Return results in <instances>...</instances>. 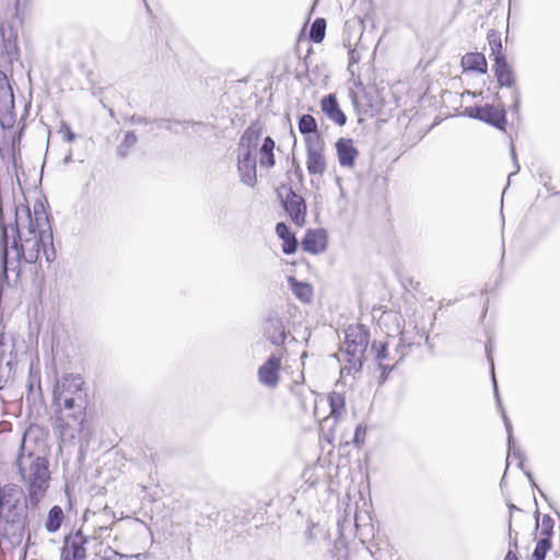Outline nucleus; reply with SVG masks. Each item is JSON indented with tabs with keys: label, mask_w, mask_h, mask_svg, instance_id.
<instances>
[{
	"label": "nucleus",
	"mask_w": 560,
	"mask_h": 560,
	"mask_svg": "<svg viewBox=\"0 0 560 560\" xmlns=\"http://www.w3.org/2000/svg\"><path fill=\"white\" fill-rule=\"evenodd\" d=\"M65 497L67 499L66 509H70V481L65 477V487H63Z\"/></svg>",
	"instance_id": "79ce46f5"
},
{
	"label": "nucleus",
	"mask_w": 560,
	"mask_h": 560,
	"mask_svg": "<svg viewBox=\"0 0 560 560\" xmlns=\"http://www.w3.org/2000/svg\"><path fill=\"white\" fill-rule=\"evenodd\" d=\"M509 537H510V539H512V530H511V527H509Z\"/></svg>",
	"instance_id": "4d7b16f0"
},
{
	"label": "nucleus",
	"mask_w": 560,
	"mask_h": 560,
	"mask_svg": "<svg viewBox=\"0 0 560 560\" xmlns=\"http://www.w3.org/2000/svg\"><path fill=\"white\" fill-rule=\"evenodd\" d=\"M264 336L275 346H283L289 332L285 329L282 318L277 315H269L264 322Z\"/></svg>",
	"instance_id": "9d476101"
},
{
	"label": "nucleus",
	"mask_w": 560,
	"mask_h": 560,
	"mask_svg": "<svg viewBox=\"0 0 560 560\" xmlns=\"http://www.w3.org/2000/svg\"><path fill=\"white\" fill-rule=\"evenodd\" d=\"M130 121L135 125H149V124H154L153 120L147 118V117H143V116H139V115H132L130 117Z\"/></svg>",
	"instance_id": "ea45409f"
},
{
	"label": "nucleus",
	"mask_w": 560,
	"mask_h": 560,
	"mask_svg": "<svg viewBox=\"0 0 560 560\" xmlns=\"http://www.w3.org/2000/svg\"><path fill=\"white\" fill-rule=\"evenodd\" d=\"M296 174H299L300 176H302V171H301V168H300L299 164H296Z\"/></svg>",
	"instance_id": "864d4df0"
},
{
	"label": "nucleus",
	"mask_w": 560,
	"mask_h": 560,
	"mask_svg": "<svg viewBox=\"0 0 560 560\" xmlns=\"http://www.w3.org/2000/svg\"><path fill=\"white\" fill-rule=\"evenodd\" d=\"M511 156H512L513 163H514V165H515V171L509 175V178H510L512 175L516 174V173L520 171V168H521V167H520V164H518V162H517V158H516V152H515V148H514V145H512V147H511Z\"/></svg>",
	"instance_id": "37998d69"
},
{
	"label": "nucleus",
	"mask_w": 560,
	"mask_h": 560,
	"mask_svg": "<svg viewBox=\"0 0 560 560\" xmlns=\"http://www.w3.org/2000/svg\"><path fill=\"white\" fill-rule=\"evenodd\" d=\"M409 347H410V345H406L404 342L402 337H400L398 342H397V345H396V349H395V353L398 354V358L396 359V362H399V361H401L405 358V355L407 354L406 349L409 348Z\"/></svg>",
	"instance_id": "e433bc0d"
},
{
	"label": "nucleus",
	"mask_w": 560,
	"mask_h": 560,
	"mask_svg": "<svg viewBox=\"0 0 560 560\" xmlns=\"http://www.w3.org/2000/svg\"><path fill=\"white\" fill-rule=\"evenodd\" d=\"M372 350L375 352V358L376 360L378 361H383V360H386V359H392L394 360L395 359V355L392 357L389 351H388V342H383V341H374L372 343Z\"/></svg>",
	"instance_id": "2f4dec72"
},
{
	"label": "nucleus",
	"mask_w": 560,
	"mask_h": 560,
	"mask_svg": "<svg viewBox=\"0 0 560 560\" xmlns=\"http://www.w3.org/2000/svg\"><path fill=\"white\" fill-rule=\"evenodd\" d=\"M491 352H492V347H491V342L489 341L486 345V353H487V359H488L489 364H490V373H491V380H492V385H493L494 397H495V400H497L498 408L500 409V411L502 413V419H503L504 427H505V430H506V433H508V445L511 446V444L514 441L513 429H512V424H511L508 416L505 415V412L503 410V406H502L501 398H500V395H499L498 383H497L495 373H494V362H493Z\"/></svg>",
	"instance_id": "2eb2a0df"
},
{
	"label": "nucleus",
	"mask_w": 560,
	"mask_h": 560,
	"mask_svg": "<svg viewBox=\"0 0 560 560\" xmlns=\"http://www.w3.org/2000/svg\"><path fill=\"white\" fill-rule=\"evenodd\" d=\"M138 142V137L135 131H127L125 133L124 140L117 147V155L121 159H125L129 154V150L136 145Z\"/></svg>",
	"instance_id": "bb28decb"
},
{
	"label": "nucleus",
	"mask_w": 560,
	"mask_h": 560,
	"mask_svg": "<svg viewBox=\"0 0 560 560\" xmlns=\"http://www.w3.org/2000/svg\"><path fill=\"white\" fill-rule=\"evenodd\" d=\"M330 415L337 418L345 408V398L340 394H334L329 397Z\"/></svg>",
	"instance_id": "473e14b6"
},
{
	"label": "nucleus",
	"mask_w": 560,
	"mask_h": 560,
	"mask_svg": "<svg viewBox=\"0 0 560 560\" xmlns=\"http://www.w3.org/2000/svg\"><path fill=\"white\" fill-rule=\"evenodd\" d=\"M275 140L270 136L264 138L262 144L260 145L258 151L259 164L261 168L270 170L275 166Z\"/></svg>",
	"instance_id": "6ab92c4d"
},
{
	"label": "nucleus",
	"mask_w": 560,
	"mask_h": 560,
	"mask_svg": "<svg viewBox=\"0 0 560 560\" xmlns=\"http://www.w3.org/2000/svg\"><path fill=\"white\" fill-rule=\"evenodd\" d=\"M539 523H538V516H536V523H535V526H538Z\"/></svg>",
	"instance_id": "bf43d9fd"
},
{
	"label": "nucleus",
	"mask_w": 560,
	"mask_h": 560,
	"mask_svg": "<svg viewBox=\"0 0 560 560\" xmlns=\"http://www.w3.org/2000/svg\"><path fill=\"white\" fill-rule=\"evenodd\" d=\"M551 530L552 527H545L541 533L544 537L536 542V547L530 556V560H545L547 552L551 549Z\"/></svg>",
	"instance_id": "b1692460"
},
{
	"label": "nucleus",
	"mask_w": 560,
	"mask_h": 560,
	"mask_svg": "<svg viewBox=\"0 0 560 560\" xmlns=\"http://www.w3.org/2000/svg\"><path fill=\"white\" fill-rule=\"evenodd\" d=\"M369 343L370 331L364 325H350L345 330L341 348L345 365L341 368V374L359 373L362 370Z\"/></svg>",
	"instance_id": "7ed1b4c3"
},
{
	"label": "nucleus",
	"mask_w": 560,
	"mask_h": 560,
	"mask_svg": "<svg viewBox=\"0 0 560 560\" xmlns=\"http://www.w3.org/2000/svg\"><path fill=\"white\" fill-rule=\"evenodd\" d=\"M304 252L310 254H319L327 247V234L323 229L307 230L301 242Z\"/></svg>",
	"instance_id": "dca6fc26"
},
{
	"label": "nucleus",
	"mask_w": 560,
	"mask_h": 560,
	"mask_svg": "<svg viewBox=\"0 0 560 560\" xmlns=\"http://www.w3.org/2000/svg\"><path fill=\"white\" fill-rule=\"evenodd\" d=\"M462 67L464 70L486 73L488 69L487 60L481 52H467L462 58Z\"/></svg>",
	"instance_id": "aec40b11"
},
{
	"label": "nucleus",
	"mask_w": 560,
	"mask_h": 560,
	"mask_svg": "<svg viewBox=\"0 0 560 560\" xmlns=\"http://www.w3.org/2000/svg\"><path fill=\"white\" fill-rule=\"evenodd\" d=\"M84 555V549L77 544L72 542V559L82 558Z\"/></svg>",
	"instance_id": "a19ab883"
},
{
	"label": "nucleus",
	"mask_w": 560,
	"mask_h": 560,
	"mask_svg": "<svg viewBox=\"0 0 560 560\" xmlns=\"http://www.w3.org/2000/svg\"><path fill=\"white\" fill-rule=\"evenodd\" d=\"M0 36L2 39L0 63L12 65L19 58L18 34L12 26L1 24Z\"/></svg>",
	"instance_id": "6e6552de"
},
{
	"label": "nucleus",
	"mask_w": 560,
	"mask_h": 560,
	"mask_svg": "<svg viewBox=\"0 0 560 560\" xmlns=\"http://www.w3.org/2000/svg\"><path fill=\"white\" fill-rule=\"evenodd\" d=\"M464 114L469 118L480 120L498 130L505 131L508 118L504 105L498 107L492 104L469 106L465 107Z\"/></svg>",
	"instance_id": "423d86ee"
},
{
	"label": "nucleus",
	"mask_w": 560,
	"mask_h": 560,
	"mask_svg": "<svg viewBox=\"0 0 560 560\" xmlns=\"http://www.w3.org/2000/svg\"><path fill=\"white\" fill-rule=\"evenodd\" d=\"M59 527L57 526H54V527H47V529L50 532V533H55Z\"/></svg>",
	"instance_id": "603ef678"
},
{
	"label": "nucleus",
	"mask_w": 560,
	"mask_h": 560,
	"mask_svg": "<svg viewBox=\"0 0 560 560\" xmlns=\"http://www.w3.org/2000/svg\"><path fill=\"white\" fill-rule=\"evenodd\" d=\"M35 385L37 386V389L40 390V377H39V375L38 374H34L31 371L30 374H28V380H27V384H26L28 393H32L34 390Z\"/></svg>",
	"instance_id": "f704fd0d"
},
{
	"label": "nucleus",
	"mask_w": 560,
	"mask_h": 560,
	"mask_svg": "<svg viewBox=\"0 0 560 560\" xmlns=\"http://www.w3.org/2000/svg\"><path fill=\"white\" fill-rule=\"evenodd\" d=\"M188 125H191V127L194 129V132L199 135V136H203V133L206 131H210V130L213 129L212 125L206 124V122H201V121H190L189 120Z\"/></svg>",
	"instance_id": "72a5a7b5"
},
{
	"label": "nucleus",
	"mask_w": 560,
	"mask_h": 560,
	"mask_svg": "<svg viewBox=\"0 0 560 560\" xmlns=\"http://www.w3.org/2000/svg\"><path fill=\"white\" fill-rule=\"evenodd\" d=\"M3 152H4V149H3V148H0V154H1V156H2V158H4Z\"/></svg>",
	"instance_id": "6e6d98bb"
},
{
	"label": "nucleus",
	"mask_w": 560,
	"mask_h": 560,
	"mask_svg": "<svg viewBox=\"0 0 560 560\" xmlns=\"http://www.w3.org/2000/svg\"><path fill=\"white\" fill-rule=\"evenodd\" d=\"M70 143V125L61 121V126L56 131H49L47 139L46 159L57 158L60 153L59 145Z\"/></svg>",
	"instance_id": "9b49d317"
},
{
	"label": "nucleus",
	"mask_w": 560,
	"mask_h": 560,
	"mask_svg": "<svg viewBox=\"0 0 560 560\" xmlns=\"http://www.w3.org/2000/svg\"><path fill=\"white\" fill-rule=\"evenodd\" d=\"M92 514L95 520L94 522L108 523V525H115L117 518L115 513L105 504L102 509L92 510L88 508L85 510L83 522L90 521L89 515Z\"/></svg>",
	"instance_id": "393cba45"
},
{
	"label": "nucleus",
	"mask_w": 560,
	"mask_h": 560,
	"mask_svg": "<svg viewBox=\"0 0 560 560\" xmlns=\"http://www.w3.org/2000/svg\"><path fill=\"white\" fill-rule=\"evenodd\" d=\"M547 524L553 525V521L549 515H546L542 521V525H547Z\"/></svg>",
	"instance_id": "8fccbe9b"
},
{
	"label": "nucleus",
	"mask_w": 560,
	"mask_h": 560,
	"mask_svg": "<svg viewBox=\"0 0 560 560\" xmlns=\"http://www.w3.org/2000/svg\"><path fill=\"white\" fill-rule=\"evenodd\" d=\"M50 424L59 448L70 446V374L56 378L50 405Z\"/></svg>",
	"instance_id": "f257e3e1"
},
{
	"label": "nucleus",
	"mask_w": 560,
	"mask_h": 560,
	"mask_svg": "<svg viewBox=\"0 0 560 560\" xmlns=\"http://www.w3.org/2000/svg\"><path fill=\"white\" fill-rule=\"evenodd\" d=\"M5 346V337L3 332H0V390L3 389L11 378L14 370H15V355L11 351L9 353V358L5 357L4 351Z\"/></svg>",
	"instance_id": "f3484780"
},
{
	"label": "nucleus",
	"mask_w": 560,
	"mask_h": 560,
	"mask_svg": "<svg viewBox=\"0 0 560 560\" xmlns=\"http://www.w3.org/2000/svg\"><path fill=\"white\" fill-rule=\"evenodd\" d=\"M326 34V20L324 18H317L311 25L310 28V39L315 43L319 44L325 38Z\"/></svg>",
	"instance_id": "a878e982"
},
{
	"label": "nucleus",
	"mask_w": 560,
	"mask_h": 560,
	"mask_svg": "<svg viewBox=\"0 0 560 560\" xmlns=\"http://www.w3.org/2000/svg\"><path fill=\"white\" fill-rule=\"evenodd\" d=\"M380 369L382 370L383 374H385V373L390 372L393 370V366H389V365H386V364H381Z\"/></svg>",
	"instance_id": "09e8293b"
},
{
	"label": "nucleus",
	"mask_w": 560,
	"mask_h": 560,
	"mask_svg": "<svg viewBox=\"0 0 560 560\" xmlns=\"http://www.w3.org/2000/svg\"><path fill=\"white\" fill-rule=\"evenodd\" d=\"M305 537H306V539H307L308 541H312V539H313V534H312V532H311L310 529H307V530L305 532Z\"/></svg>",
	"instance_id": "3c124183"
},
{
	"label": "nucleus",
	"mask_w": 560,
	"mask_h": 560,
	"mask_svg": "<svg viewBox=\"0 0 560 560\" xmlns=\"http://www.w3.org/2000/svg\"><path fill=\"white\" fill-rule=\"evenodd\" d=\"M306 168L311 175H323L326 171L324 151L306 153Z\"/></svg>",
	"instance_id": "412c9836"
},
{
	"label": "nucleus",
	"mask_w": 560,
	"mask_h": 560,
	"mask_svg": "<svg viewBox=\"0 0 560 560\" xmlns=\"http://www.w3.org/2000/svg\"><path fill=\"white\" fill-rule=\"evenodd\" d=\"M62 163H70V147L65 148V150L62 151Z\"/></svg>",
	"instance_id": "a18cd8bd"
},
{
	"label": "nucleus",
	"mask_w": 560,
	"mask_h": 560,
	"mask_svg": "<svg viewBox=\"0 0 560 560\" xmlns=\"http://www.w3.org/2000/svg\"><path fill=\"white\" fill-rule=\"evenodd\" d=\"M305 136L306 153L308 152H320L324 151V140L320 132L314 131Z\"/></svg>",
	"instance_id": "c85d7f7f"
},
{
	"label": "nucleus",
	"mask_w": 560,
	"mask_h": 560,
	"mask_svg": "<svg viewBox=\"0 0 560 560\" xmlns=\"http://www.w3.org/2000/svg\"><path fill=\"white\" fill-rule=\"evenodd\" d=\"M71 138H72V141H74V139H75V133L74 132H72Z\"/></svg>",
	"instance_id": "13d9d810"
},
{
	"label": "nucleus",
	"mask_w": 560,
	"mask_h": 560,
	"mask_svg": "<svg viewBox=\"0 0 560 560\" xmlns=\"http://www.w3.org/2000/svg\"><path fill=\"white\" fill-rule=\"evenodd\" d=\"M281 354L272 353L258 368V381L264 386L275 388L280 382Z\"/></svg>",
	"instance_id": "0eeeda50"
},
{
	"label": "nucleus",
	"mask_w": 560,
	"mask_h": 560,
	"mask_svg": "<svg viewBox=\"0 0 560 560\" xmlns=\"http://www.w3.org/2000/svg\"><path fill=\"white\" fill-rule=\"evenodd\" d=\"M69 539H70V536L66 535L65 536V545H68ZM61 557H62V560H69L70 559V551L68 550L67 546L63 547Z\"/></svg>",
	"instance_id": "c03bdc74"
},
{
	"label": "nucleus",
	"mask_w": 560,
	"mask_h": 560,
	"mask_svg": "<svg viewBox=\"0 0 560 560\" xmlns=\"http://www.w3.org/2000/svg\"><path fill=\"white\" fill-rule=\"evenodd\" d=\"M299 131L302 135H310L318 130L316 119L310 114H303L298 121Z\"/></svg>",
	"instance_id": "cd10ccee"
},
{
	"label": "nucleus",
	"mask_w": 560,
	"mask_h": 560,
	"mask_svg": "<svg viewBox=\"0 0 560 560\" xmlns=\"http://www.w3.org/2000/svg\"><path fill=\"white\" fill-rule=\"evenodd\" d=\"M89 388L81 375H72V420L79 422V455L78 464L81 466L84 459L90 440L93 438V429L89 422L91 415Z\"/></svg>",
	"instance_id": "f03ea898"
},
{
	"label": "nucleus",
	"mask_w": 560,
	"mask_h": 560,
	"mask_svg": "<svg viewBox=\"0 0 560 560\" xmlns=\"http://www.w3.org/2000/svg\"><path fill=\"white\" fill-rule=\"evenodd\" d=\"M338 162L341 167L353 168L359 155L358 149L350 138H340L336 142Z\"/></svg>",
	"instance_id": "ddd939ff"
},
{
	"label": "nucleus",
	"mask_w": 560,
	"mask_h": 560,
	"mask_svg": "<svg viewBox=\"0 0 560 560\" xmlns=\"http://www.w3.org/2000/svg\"><path fill=\"white\" fill-rule=\"evenodd\" d=\"M504 560H518L516 553L513 550H509L505 555Z\"/></svg>",
	"instance_id": "de8ad7c7"
},
{
	"label": "nucleus",
	"mask_w": 560,
	"mask_h": 560,
	"mask_svg": "<svg viewBox=\"0 0 560 560\" xmlns=\"http://www.w3.org/2000/svg\"><path fill=\"white\" fill-rule=\"evenodd\" d=\"M277 194L291 221L298 226H303L306 222V202L304 198L296 194L292 187L285 185H282Z\"/></svg>",
	"instance_id": "39448f33"
},
{
	"label": "nucleus",
	"mask_w": 560,
	"mask_h": 560,
	"mask_svg": "<svg viewBox=\"0 0 560 560\" xmlns=\"http://www.w3.org/2000/svg\"><path fill=\"white\" fill-rule=\"evenodd\" d=\"M504 255H505V252L503 250V252H502L501 260L503 259Z\"/></svg>",
	"instance_id": "680f3d73"
},
{
	"label": "nucleus",
	"mask_w": 560,
	"mask_h": 560,
	"mask_svg": "<svg viewBox=\"0 0 560 560\" xmlns=\"http://www.w3.org/2000/svg\"><path fill=\"white\" fill-rule=\"evenodd\" d=\"M508 452H509V456H513L514 458L517 459V467L522 470H524V474L525 476L527 477L530 486L533 488H536L538 490V492L540 493V495H544L542 491L537 487L536 482H535V479L533 477V474L529 471V470H525L524 469V463H525V454L524 452L522 451V448L520 446L516 445L515 441H513V443L511 444V446L508 445Z\"/></svg>",
	"instance_id": "5701e85b"
},
{
	"label": "nucleus",
	"mask_w": 560,
	"mask_h": 560,
	"mask_svg": "<svg viewBox=\"0 0 560 560\" xmlns=\"http://www.w3.org/2000/svg\"><path fill=\"white\" fill-rule=\"evenodd\" d=\"M288 282L296 299H299L303 303H308L312 301L313 289L311 284L299 281L292 276L288 278Z\"/></svg>",
	"instance_id": "4be33fe9"
},
{
	"label": "nucleus",
	"mask_w": 560,
	"mask_h": 560,
	"mask_svg": "<svg viewBox=\"0 0 560 560\" xmlns=\"http://www.w3.org/2000/svg\"><path fill=\"white\" fill-rule=\"evenodd\" d=\"M508 508H509V512H510L509 525H511V523H512V514H513V512H514V511H516V512L522 513V510H521V509H518L516 505H514V504H512V503H510V504L508 505Z\"/></svg>",
	"instance_id": "49530a36"
},
{
	"label": "nucleus",
	"mask_w": 560,
	"mask_h": 560,
	"mask_svg": "<svg viewBox=\"0 0 560 560\" xmlns=\"http://www.w3.org/2000/svg\"><path fill=\"white\" fill-rule=\"evenodd\" d=\"M262 135V126L259 121L252 122L242 135L237 151L257 154V147Z\"/></svg>",
	"instance_id": "4468645a"
},
{
	"label": "nucleus",
	"mask_w": 560,
	"mask_h": 560,
	"mask_svg": "<svg viewBox=\"0 0 560 560\" xmlns=\"http://www.w3.org/2000/svg\"><path fill=\"white\" fill-rule=\"evenodd\" d=\"M109 114H110V116L113 117V116H114V110H113V109H109Z\"/></svg>",
	"instance_id": "052dcab7"
},
{
	"label": "nucleus",
	"mask_w": 560,
	"mask_h": 560,
	"mask_svg": "<svg viewBox=\"0 0 560 560\" xmlns=\"http://www.w3.org/2000/svg\"><path fill=\"white\" fill-rule=\"evenodd\" d=\"M320 109L325 116L337 126L342 127L346 125L347 116L340 108L337 96L335 94L329 93L322 97Z\"/></svg>",
	"instance_id": "f8f14e48"
},
{
	"label": "nucleus",
	"mask_w": 560,
	"mask_h": 560,
	"mask_svg": "<svg viewBox=\"0 0 560 560\" xmlns=\"http://www.w3.org/2000/svg\"><path fill=\"white\" fill-rule=\"evenodd\" d=\"M425 343H427L430 348H432V346L430 345V341H429V336H427V338H425Z\"/></svg>",
	"instance_id": "5fc2aeb1"
},
{
	"label": "nucleus",
	"mask_w": 560,
	"mask_h": 560,
	"mask_svg": "<svg viewBox=\"0 0 560 560\" xmlns=\"http://www.w3.org/2000/svg\"><path fill=\"white\" fill-rule=\"evenodd\" d=\"M63 518L62 509L59 505H54L47 514L45 525H62Z\"/></svg>",
	"instance_id": "7c9ffc66"
},
{
	"label": "nucleus",
	"mask_w": 560,
	"mask_h": 560,
	"mask_svg": "<svg viewBox=\"0 0 560 560\" xmlns=\"http://www.w3.org/2000/svg\"><path fill=\"white\" fill-rule=\"evenodd\" d=\"M276 233L282 241V252L285 255H292L298 250L299 242L285 222L276 224Z\"/></svg>",
	"instance_id": "a211bd4d"
},
{
	"label": "nucleus",
	"mask_w": 560,
	"mask_h": 560,
	"mask_svg": "<svg viewBox=\"0 0 560 560\" xmlns=\"http://www.w3.org/2000/svg\"><path fill=\"white\" fill-rule=\"evenodd\" d=\"M492 71L500 88L511 89L513 113L518 114L521 107V91L516 88V75L512 66L508 62L504 52H499L493 58Z\"/></svg>",
	"instance_id": "20e7f679"
},
{
	"label": "nucleus",
	"mask_w": 560,
	"mask_h": 560,
	"mask_svg": "<svg viewBox=\"0 0 560 560\" xmlns=\"http://www.w3.org/2000/svg\"><path fill=\"white\" fill-rule=\"evenodd\" d=\"M365 435V428H363L361 424L357 425L353 436V443L355 445H359L363 443V436Z\"/></svg>",
	"instance_id": "4c0bfd02"
},
{
	"label": "nucleus",
	"mask_w": 560,
	"mask_h": 560,
	"mask_svg": "<svg viewBox=\"0 0 560 560\" xmlns=\"http://www.w3.org/2000/svg\"><path fill=\"white\" fill-rule=\"evenodd\" d=\"M154 124H156L159 127H164L166 130H168L172 133L178 135L179 130L177 127H185L188 126L189 120H178V119H165V118H159L153 119Z\"/></svg>",
	"instance_id": "c756f323"
},
{
	"label": "nucleus",
	"mask_w": 560,
	"mask_h": 560,
	"mask_svg": "<svg viewBox=\"0 0 560 560\" xmlns=\"http://www.w3.org/2000/svg\"><path fill=\"white\" fill-rule=\"evenodd\" d=\"M490 48H491V55L493 56V58H495V55H498L499 52H503L502 51V43L500 39H493V40H490Z\"/></svg>",
	"instance_id": "58836bf2"
},
{
	"label": "nucleus",
	"mask_w": 560,
	"mask_h": 560,
	"mask_svg": "<svg viewBox=\"0 0 560 560\" xmlns=\"http://www.w3.org/2000/svg\"><path fill=\"white\" fill-rule=\"evenodd\" d=\"M237 172L244 185L254 187L257 184V154L238 151Z\"/></svg>",
	"instance_id": "1a4fd4ad"
},
{
	"label": "nucleus",
	"mask_w": 560,
	"mask_h": 560,
	"mask_svg": "<svg viewBox=\"0 0 560 560\" xmlns=\"http://www.w3.org/2000/svg\"><path fill=\"white\" fill-rule=\"evenodd\" d=\"M366 518L369 522H371V517L368 513V511H357L355 514H354V524L355 526H359V525H371L370 523L366 522Z\"/></svg>",
	"instance_id": "c9c22d12"
}]
</instances>
